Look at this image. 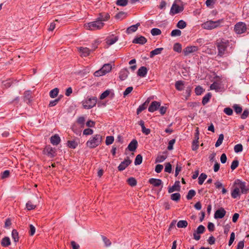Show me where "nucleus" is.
Returning a JSON list of instances; mask_svg holds the SVG:
<instances>
[{
    "instance_id": "nucleus-18",
    "label": "nucleus",
    "mask_w": 249,
    "mask_h": 249,
    "mask_svg": "<svg viewBox=\"0 0 249 249\" xmlns=\"http://www.w3.org/2000/svg\"><path fill=\"white\" fill-rule=\"evenodd\" d=\"M198 128L196 129V133L195 136V139L193 140L192 145V149L193 151L196 150L198 148Z\"/></svg>"
},
{
    "instance_id": "nucleus-8",
    "label": "nucleus",
    "mask_w": 249,
    "mask_h": 249,
    "mask_svg": "<svg viewBox=\"0 0 249 249\" xmlns=\"http://www.w3.org/2000/svg\"><path fill=\"white\" fill-rule=\"evenodd\" d=\"M246 24L242 22L236 23L234 26V31L238 34H241L246 31Z\"/></svg>"
},
{
    "instance_id": "nucleus-15",
    "label": "nucleus",
    "mask_w": 249,
    "mask_h": 249,
    "mask_svg": "<svg viewBox=\"0 0 249 249\" xmlns=\"http://www.w3.org/2000/svg\"><path fill=\"white\" fill-rule=\"evenodd\" d=\"M160 102L157 101H153L148 107V111L150 112H153L157 110L160 107Z\"/></svg>"
},
{
    "instance_id": "nucleus-49",
    "label": "nucleus",
    "mask_w": 249,
    "mask_h": 249,
    "mask_svg": "<svg viewBox=\"0 0 249 249\" xmlns=\"http://www.w3.org/2000/svg\"><path fill=\"white\" fill-rule=\"evenodd\" d=\"M26 208L28 210H32L36 208V205L34 204L31 201H28L26 203Z\"/></svg>"
},
{
    "instance_id": "nucleus-48",
    "label": "nucleus",
    "mask_w": 249,
    "mask_h": 249,
    "mask_svg": "<svg viewBox=\"0 0 249 249\" xmlns=\"http://www.w3.org/2000/svg\"><path fill=\"white\" fill-rule=\"evenodd\" d=\"M181 32L179 29H175L172 31L171 36H181Z\"/></svg>"
},
{
    "instance_id": "nucleus-47",
    "label": "nucleus",
    "mask_w": 249,
    "mask_h": 249,
    "mask_svg": "<svg viewBox=\"0 0 249 249\" xmlns=\"http://www.w3.org/2000/svg\"><path fill=\"white\" fill-rule=\"evenodd\" d=\"M151 34L153 36H158L161 34V31L160 29L155 28L151 30Z\"/></svg>"
},
{
    "instance_id": "nucleus-2",
    "label": "nucleus",
    "mask_w": 249,
    "mask_h": 249,
    "mask_svg": "<svg viewBox=\"0 0 249 249\" xmlns=\"http://www.w3.org/2000/svg\"><path fill=\"white\" fill-rule=\"evenodd\" d=\"M102 141V136L99 134H96L87 141L86 145L90 148H94L98 146L101 143Z\"/></svg>"
},
{
    "instance_id": "nucleus-20",
    "label": "nucleus",
    "mask_w": 249,
    "mask_h": 249,
    "mask_svg": "<svg viewBox=\"0 0 249 249\" xmlns=\"http://www.w3.org/2000/svg\"><path fill=\"white\" fill-rule=\"evenodd\" d=\"M118 40V37L112 35L111 36L108 37L106 39V43L109 45H112L116 43Z\"/></svg>"
},
{
    "instance_id": "nucleus-42",
    "label": "nucleus",
    "mask_w": 249,
    "mask_h": 249,
    "mask_svg": "<svg viewBox=\"0 0 249 249\" xmlns=\"http://www.w3.org/2000/svg\"><path fill=\"white\" fill-rule=\"evenodd\" d=\"M173 50L176 52L180 53L182 50L181 45L179 43H175L173 46Z\"/></svg>"
},
{
    "instance_id": "nucleus-61",
    "label": "nucleus",
    "mask_w": 249,
    "mask_h": 249,
    "mask_svg": "<svg viewBox=\"0 0 249 249\" xmlns=\"http://www.w3.org/2000/svg\"><path fill=\"white\" fill-rule=\"evenodd\" d=\"M164 171L166 172L170 173L172 171V166L170 163H167L165 165Z\"/></svg>"
},
{
    "instance_id": "nucleus-31",
    "label": "nucleus",
    "mask_w": 249,
    "mask_h": 249,
    "mask_svg": "<svg viewBox=\"0 0 249 249\" xmlns=\"http://www.w3.org/2000/svg\"><path fill=\"white\" fill-rule=\"evenodd\" d=\"M240 195V192L239 188L236 185L234 189L232 190L231 193V197L233 198H236Z\"/></svg>"
},
{
    "instance_id": "nucleus-5",
    "label": "nucleus",
    "mask_w": 249,
    "mask_h": 249,
    "mask_svg": "<svg viewBox=\"0 0 249 249\" xmlns=\"http://www.w3.org/2000/svg\"><path fill=\"white\" fill-rule=\"evenodd\" d=\"M96 103L97 98L95 97H88L82 102L83 107L86 109L92 108L96 105Z\"/></svg>"
},
{
    "instance_id": "nucleus-56",
    "label": "nucleus",
    "mask_w": 249,
    "mask_h": 249,
    "mask_svg": "<svg viewBox=\"0 0 249 249\" xmlns=\"http://www.w3.org/2000/svg\"><path fill=\"white\" fill-rule=\"evenodd\" d=\"M102 237L106 247H108L111 245V242L109 239H107L106 236L103 235L102 236Z\"/></svg>"
},
{
    "instance_id": "nucleus-24",
    "label": "nucleus",
    "mask_w": 249,
    "mask_h": 249,
    "mask_svg": "<svg viewBox=\"0 0 249 249\" xmlns=\"http://www.w3.org/2000/svg\"><path fill=\"white\" fill-rule=\"evenodd\" d=\"M185 82L182 80H178L175 82V86L178 91H182L184 89Z\"/></svg>"
},
{
    "instance_id": "nucleus-4",
    "label": "nucleus",
    "mask_w": 249,
    "mask_h": 249,
    "mask_svg": "<svg viewBox=\"0 0 249 249\" xmlns=\"http://www.w3.org/2000/svg\"><path fill=\"white\" fill-rule=\"evenodd\" d=\"M105 24L97 19L95 21L85 24L84 27L87 30L94 31L103 28Z\"/></svg>"
},
{
    "instance_id": "nucleus-62",
    "label": "nucleus",
    "mask_w": 249,
    "mask_h": 249,
    "mask_svg": "<svg viewBox=\"0 0 249 249\" xmlns=\"http://www.w3.org/2000/svg\"><path fill=\"white\" fill-rule=\"evenodd\" d=\"M205 229V228L203 225H200L197 228L196 233H203Z\"/></svg>"
},
{
    "instance_id": "nucleus-38",
    "label": "nucleus",
    "mask_w": 249,
    "mask_h": 249,
    "mask_svg": "<svg viewBox=\"0 0 249 249\" xmlns=\"http://www.w3.org/2000/svg\"><path fill=\"white\" fill-rule=\"evenodd\" d=\"M235 113L237 114H240L242 111V107L238 104H234L232 106Z\"/></svg>"
},
{
    "instance_id": "nucleus-19",
    "label": "nucleus",
    "mask_w": 249,
    "mask_h": 249,
    "mask_svg": "<svg viewBox=\"0 0 249 249\" xmlns=\"http://www.w3.org/2000/svg\"><path fill=\"white\" fill-rule=\"evenodd\" d=\"M129 74V71L126 68L123 69L121 70L119 72V78L121 80H125Z\"/></svg>"
},
{
    "instance_id": "nucleus-53",
    "label": "nucleus",
    "mask_w": 249,
    "mask_h": 249,
    "mask_svg": "<svg viewBox=\"0 0 249 249\" xmlns=\"http://www.w3.org/2000/svg\"><path fill=\"white\" fill-rule=\"evenodd\" d=\"M204 91L203 89L200 86H197L195 89V93L197 95H201Z\"/></svg>"
},
{
    "instance_id": "nucleus-12",
    "label": "nucleus",
    "mask_w": 249,
    "mask_h": 249,
    "mask_svg": "<svg viewBox=\"0 0 249 249\" xmlns=\"http://www.w3.org/2000/svg\"><path fill=\"white\" fill-rule=\"evenodd\" d=\"M45 153L49 157L53 158L55 156V149L50 145H47L44 149Z\"/></svg>"
},
{
    "instance_id": "nucleus-41",
    "label": "nucleus",
    "mask_w": 249,
    "mask_h": 249,
    "mask_svg": "<svg viewBox=\"0 0 249 249\" xmlns=\"http://www.w3.org/2000/svg\"><path fill=\"white\" fill-rule=\"evenodd\" d=\"M224 140V135L223 134H221L219 135V137L215 144V146L217 147L219 146L222 143Z\"/></svg>"
},
{
    "instance_id": "nucleus-58",
    "label": "nucleus",
    "mask_w": 249,
    "mask_h": 249,
    "mask_svg": "<svg viewBox=\"0 0 249 249\" xmlns=\"http://www.w3.org/2000/svg\"><path fill=\"white\" fill-rule=\"evenodd\" d=\"M176 142L175 139L171 140L168 142L167 149L169 150H172L173 149V145Z\"/></svg>"
},
{
    "instance_id": "nucleus-39",
    "label": "nucleus",
    "mask_w": 249,
    "mask_h": 249,
    "mask_svg": "<svg viewBox=\"0 0 249 249\" xmlns=\"http://www.w3.org/2000/svg\"><path fill=\"white\" fill-rule=\"evenodd\" d=\"M187 26V24L183 20H180L177 24V27L180 29L185 28Z\"/></svg>"
},
{
    "instance_id": "nucleus-9",
    "label": "nucleus",
    "mask_w": 249,
    "mask_h": 249,
    "mask_svg": "<svg viewBox=\"0 0 249 249\" xmlns=\"http://www.w3.org/2000/svg\"><path fill=\"white\" fill-rule=\"evenodd\" d=\"M198 50V47L196 46H190L184 48L183 52L185 56H188L190 54L196 52Z\"/></svg>"
},
{
    "instance_id": "nucleus-29",
    "label": "nucleus",
    "mask_w": 249,
    "mask_h": 249,
    "mask_svg": "<svg viewBox=\"0 0 249 249\" xmlns=\"http://www.w3.org/2000/svg\"><path fill=\"white\" fill-rule=\"evenodd\" d=\"M79 142L78 140L68 141L67 142V146L72 149H75L78 145Z\"/></svg>"
},
{
    "instance_id": "nucleus-14",
    "label": "nucleus",
    "mask_w": 249,
    "mask_h": 249,
    "mask_svg": "<svg viewBox=\"0 0 249 249\" xmlns=\"http://www.w3.org/2000/svg\"><path fill=\"white\" fill-rule=\"evenodd\" d=\"M147 42V39L143 36H137L133 40L132 42L135 44L143 45Z\"/></svg>"
},
{
    "instance_id": "nucleus-40",
    "label": "nucleus",
    "mask_w": 249,
    "mask_h": 249,
    "mask_svg": "<svg viewBox=\"0 0 249 249\" xmlns=\"http://www.w3.org/2000/svg\"><path fill=\"white\" fill-rule=\"evenodd\" d=\"M207 176L204 173H201L198 178V184L202 185L204 180L206 179Z\"/></svg>"
},
{
    "instance_id": "nucleus-11",
    "label": "nucleus",
    "mask_w": 249,
    "mask_h": 249,
    "mask_svg": "<svg viewBox=\"0 0 249 249\" xmlns=\"http://www.w3.org/2000/svg\"><path fill=\"white\" fill-rule=\"evenodd\" d=\"M131 160L128 157H127L123 161L119 164L118 167L119 171H122L124 170L127 166H128L131 163Z\"/></svg>"
},
{
    "instance_id": "nucleus-1",
    "label": "nucleus",
    "mask_w": 249,
    "mask_h": 249,
    "mask_svg": "<svg viewBox=\"0 0 249 249\" xmlns=\"http://www.w3.org/2000/svg\"><path fill=\"white\" fill-rule=\"evenodd\" d=\"M234 43L231 40H228L225 39H221L216 42L217 48V56L221 57H224L230 55L234 47Z\"/></svg>"
},
{
    "instance_id": "nucleus-57",
    "label": "nucleus",
    "mask_w": 249,
    "mask_h": 249,
    "mask_svg": "<svg viewBox=\"0 0 249 249\" xmlns=\"http://www.w3.org/2000/svg\"><path fill=\"white\" fill-rule=\"evenodd\" d=\"M110 93L109 90H106L104 92H103L100 95V98L101 100H103L107 97Z\"/></svg>"
},
{
    "instance_id": "nucleus-50",
    "label": "nucleus",
    "mask_w": 249,
    "mask_h": 249,
    "mask_svg": "<svg viewBox=\"0 0 249 249\" xmlns=\"http://www.w3.org/2000/svg\"><path fill=\"white\" fill-rule=\"evenodd\" d=\"M166 159V156L163 155L158 156L156 160V163H160L163 162Z\"/></svg>"
},
{
    "instance_id": "nucleus-7",
    "label": "nucleus",
    "mask_w": 249,
    "mask_h": 249,
    "mask_svg": "<svg viewBox=\"0 0 249 249\" xmlns=\"http://www.w3.org/2000/svg\"><path fill=\"white\" fill-rule=\"evenodd\" d=\"M235 184L237 186L239 190H241L242 194H247L249 191V186L247 185L246 183L245 182L237 179L235 181Z\"/></svg>"
},
{
    "instance_id": "nucleus-55",
    "label": "nucleus",
    "mask_w": 249,
    "mask_h": 249,
    "mask_svg": "<svg viewBox=\"0 0 249 249\" xmlns=\"http://www.w3.org/2000/svg\"><path fill=\"white\" fill-rule=\"evenodd\" d=\"M223 112L227 115L231 116L233 114V110L230 107H226L224 109Z\"/></svg>"
},
{
    "instance_id": "nucleus-22",
    "label": "nucleus",
    "mask_w": 249,
    "mask_h": 249,
    "mask_svg": "<svg viewBox=\"0 0 249 249\" xmlns=\"http://www.w3.org/2000/svg\"><path fill=\"white\" fill-rule=\"evenodd\" d=\"M109 17L110 16L108 13H100L96 19L100 21L104 22L107 21L109 18Z\"/></svg>"
},
{
    "instance_id": "nucleus-51",
    "label": "nucleus",
    "mask_w": 249,
    "mask_h": 249,
    "mask_svg": "<svg viewBox=\"0 0 249 249\" xmlns=\"http://www.w3.org/2000/svg\"><path fill=\"white\" fill-rule=\"evenodd\" d=\"M234 150L235 153L242 152L243 150V146L241 144H237L234 147Z\"/></svg>"
},
{
    "instance_id": "nucleus-17",
    "label": "nucleus",
    "mask_w": 249,
    "mask_h": 249,
    "mask_svg": "<svg viewBox=\"0 0 249 249\" xmlns=\"http://www.w3.org/2000/svg\"><path fill=\"white\" fill-rule=\"evenodd\" d=\"M78 51L80 54L83 57H86L88 56L90 53V50L86 47H80L78 48Z\"/></svg>"
},
{
    "instance_id": "nucleus-59",
    "label": "nucleus",
    "mask_w": 249,
    "mask_h": 249,
    "mask_svg": "<svg viewBox=\"0 0 249 249\" xmlns=\"http://www.w3.org/2000/svg\"><path fill=\"white\" fill-rule=\"evenodd\" d=\"M10 175V171L5 170L1 174V178L5 179L9 177Z\"/></svg>"
},
{
    "instance_id": "nucleus-26",
    "label": "nucleus",
    "mask_w": 249,
    "mask_h": 249,
    "mask_svg": "<svg viewBox=\"0 0 249 249\" xmlns=\"http://www.w3.org/2000/svg\"><path fill=\"white\" fill-rule=\"evenodd\" d=\"M147 73V69L145 67H140L137 71V75L140 77H145Z\"/></svg>"
},
{
    "instance_id": "nucleus-6",
    "label": "nucleus",
    "mask_w": 249,
    "mask_h": 249,
    "mask_svg": "<svg viewBox=\"0 0 249 249\" xmlns=\"http://www.w3.org/2000/svg\"><path fill=\"white\" fill-rule=\"evenodd\" d=\"M111 69L112 66L111 64L109 63L105 64L101 69L94 73V75L98 77L105 75L109 72L111 70Z\"/></svg>"
},
{
    "instance_id": "nucleus-30",
    "label": "nucleus",
    "mask_w": 249,
    "mask_h": 249,
    "mask_svg": "<svg viewBox=\"0 0 249 249\" xmlns=\"http://www.w3.org/2000/svg\"><path fill=\"white\" fill-rule=\"evenodd\" d=\"M149 102V101L147 99L144 103L139 107L137 110V114L140 113L142 111L144 110L146 108Z\"/></svg>"
},
{
    "instance_id": "nucleus-43",
    "label": "nucleus",
    "mask_w": 249,
    "mask_h": 249,
    "mask_svg": "<svg viewBox=\"0 0 249 249\" xmlns=\"http://www.w3.org/2000/svg\"><path fill=\"white\" fill-rule=\"evenodd\" d=\"M196 191L194 190H190L189 191L187 195L186 196V198L188 200H191L196 195Z\"/></svg>"
},
{
    "instance_id": "nucleus-54",
    "label": "nucleus",
    "mask_w": 249,
    "mask_h": 249,
    "mask_svg": "<svg viewBox=\"0 0 249 249\" xmlns=\"http://www.w3.org/2000/svg\"><path fill=\"white\" fill-rule=\"evenodd\" d=\"M114 142V137L113 136H107L106 140V143L107 145L112 144Z\"/></svg>"
},
{
    "instance_id": "nucleus-25",
    "label": "nucleus",
    "mask_w": 249,
    "mask_h": 249,
    "mask_svg": "<svg viewBox=\"0 0 249 249\" xmlns=\"http://www.w3.org/2000/svg\"><path fill=\"white\" fill-rule=\"evenodd\" d=\"M140 26V23H137L135 25H131L127 28V29L126 30V33L127 34H130L133 32H135L137 30L138 27Z\"/></svg>"
},
{
    "instance_id": "nucleus-46",
    "label": "nucleus",
    "mask_w": 249,
    "mask_h": 249,
    "mask_svg": "<svg viewBox=\"0 0 249 249\" xmlns=\"http://www.w3.org/2000/svg\"><path fill=\"white\" fill-rule=\"evenodd\" d=\"M127 181L129 185L132 187L136 186L137 184V181L136 179L132 177L128 178Z\"/></svg>"
},
{
    "instance_id": "nucleus-23",
    "label": "nucleus",
    "mask_w": 249,
    "mask_h": 249,
    "mask_svg": "<svg viewBox=\"0 0 249 249\" xmlns=\"http://www.w3.org/2000/svg\"><path fill=\"white\" fill-rule=\"evenodd\" d=\"M137 141L135 139H133L128 144L127 148L130 151H134L137 148Z\"/></svg>"
},
{
    "instance_id": "nucleus-32",
    "label": "nucleus",
    "mask_w": 249,
    "mask_h": 249,
    "mask_svg": "<svg viewBox=\"0 0 249 249\" xmlns=\"http://www.w3.org/2000/svg\"><path fill=\"white\" fill-rule=\"evenodd\" d=\"M163 48H156L155 50L152 51L150 53V57H153L154 56H155L156 55L160 54L162 51L163 50Z\"/></svg>"
},
{
    "instance_id": "nucleus-13",
    "label": "nucleus",
    "mask_w": 249,
    "mask_h": 249,
    "mask_svg": "<svg viewBox=\"0 0 249 249\" xmlns=\"http://www.w3.org/2000/svg\"><path fill=\"white\" fill-rule=\"evenodd\" d=\"M226 213V211L223 208H221L215 211L214 217L216 219H221L224 217Z\"/></svg>"
},
{
    "instance_id": "nucleus-64",
    "label": "nucleus",
    "mask_w": 249,
    "mask_h": 249,
    "mask_svg": "<svg viewBox=\"0 0 249 249\" xmlns=\"http://www.w3.org/2000/svg\"><path fill=\"white\" fill-rule=\"evenodd\" d=\"M133 88L132 87H129L127 88L125 91L124 92L123 95L125 97L129 93H130L133 90Z\"/></svg>"
},
{
    "instance_id": "nucleus-28",
    "label": "nucleus",
    "mask_w": 249,
    "mask_h": 249,
    "mask_svg": "<svg viewBox=\"0 0 249 249\" xmlns=\"http://www.w3.org/2000/svg\"><path fill=\"white\" fill-rule=\"evenodd\" d=\"M32 93L31 91H26L24 93V101L27 104L31 102Z\"/></svg>"
},
{
    "instance_id": "nucleus-63",
    "label": "nucleus",
    "mask_w": 249,
    "mask_h": 249,
    "mask_svg": "<svg viewBox=\"0 0 249 249\" xmlns=\"http://www.w3.org/2000/svg\"><path fill=\"white\" fill-rule=\"evenodd\" d=\"M59 100H60V98H58L54 100L50 101V103L49 104V106L50 107H53L55 106L58 103V102L59 101Z\"/></svg>"
},
{
    "instance_id": "nucleus-16",
    "label": "nucleus",
    "mask_w": 249,
    "mask_h": 249,
    "mask_svg": "<svg viewBox=\"0 0 249 249\" xmlns=\"http://www.w3.org/2000/svg\"><path fill=\"white\" fill-rule=\"evenodd\" d=\"M148 182L154 187H159L161 186V188L162 187V182L160 179L151 178L149 179Z\"/></svg>"
},
{
    "instance_id": "nucleus-3",
    "label": "nucleus",
    "mask_w": 249,
    "mask_h": 249,
    "mask_svg": "<svg viewBox=\"0 0 249 249\" xmlns=\"http://www.w3.org/2000/svg\"><path fill=\"white\" fill-rule=\"evenodd\" d=\"M222 22L223 19H219L216 21L210 20L202 23L201 27L204 29L212 30L220 27Z\"/></svg>"
},
{
    "instance_id": "nucleus-27",
    "label": "nucleus",
    "mask_w": 249,
    "mask_h": 249,
    "mask_svg": "<svg viewBox=\"0 0 249 249\" xmlns=\"http://www.w3.org/2000/svg\"><path fill=\"white\" fill-rule=\"evenodd\" d=\"M50 141L53 145H57L60 142V138L58 135L55 134L51 137Z\"/></svg>"
},
{
    "instance_id": "nucleus-34",
    "label": "nucleus",
    "mask_w": 249,
    "mask_h": 249,
    "mask_svg": "<svg viewBox=\"0 0 249 249\" xmlns=\"http://www.w3.org/2000/svg\"><path fill=\"white\" fill-rule=\"evenodd\" d=\"M212 97V94L210 92H209L207 93L202 99V104L203 105H205L207 104L210 101V99H211Z\"/></svg>"
},
{
    "instance_id": "nucleus-60",
    "label": "nucleus",
    "mask_w": 249,
    "mask_h": 249,
    "mask_svg": "<svg viewBox=\"0 0 249 249\" xmlns=\"http://www.w3.org/2000/svg\"><path fill=\"white\" fill-rule=\"evenodd\" d=\"M239 165V161L237 160H234L231 164V168L233 170L236 169Z\"/></svg>"
},
{
    "instance_id": "nucleus-45",
    "label": "nucleus",
    "mask_w": 249,
    "mask_h": 249,
    "mask_svg": "<svg viewBox=\"0 0 249 249\" xmlns=\"http://www.w3.org/2000/svg\"><path fill=\"white\" fill-rule=\"evenodd\" d=\"M180 198V195L178 193H174L171 195V199L175 201H178V200H179Z\"/></svg>"
},
{
    "instance_id": "nucleus-44",
    "label": "nucleus",
    "mask_w": 249,
    "mask_h": 249,
    "mask_svg": "<svg viewBox=\"0 0 249 249\" xmlns=\"http://www.w3.org/2000/svg\"><path fill=\"white\" fill-rule=\"evenodd\" d=\"M142 157L141 155H138L135 160L134 163L135 165H140L142 163Z\"/></svg>"
},
{
    "instance_id": "nucleus-10",
    "label": "nucleus",
    "mask_w": 249,
    "mask_h": 249,
    "mask_svg": "<svg viewBox=\"0 0 249 249\" xmlns=\"http://www.w3.org/2000/svg\"><path fill=\"white\" fill-rule=\"evenodd\" d=\"M183 10V7L182 6H179L175 2H174L170 9V14L175 15L181 12Z\"/></svg>"
},
{
    "instance_id": "nucleus-37",
    "label": "nucleus",
    "mask_w": 249,
    "mask_h": 249,
    "mask_svg": "<svg viewBox=\"0 0 249 249\" xmlns=\"http://www.w3.org/2000/svg\"><path fill=\"white\" fill-rule=\"evenodd\" d=\"M58 92H59L58 89L56 88H54L50 91V93H49L50 96L52 98H54L57 96Z\"/></svg>"
},
{
    "instance_id": "nucleus-36",
    "label": "nucleus",
    "mask_w": 249,
    "mask_h": 249,
    "mask_svg": "<svg viewBox=\"0 0 249 249\" xmlns=\"http://www.w3.org/2000/svg\"><path fill=\"white\" fill-rule=\"evenodd\" d=\"M210 89L211 90H215L216 92H218L220 90V87L218 83L214 82L211 85Z\"/></svg>"
},
{
    "instance_id": "nucleus-35",
    "label": "nucleus",
    "mask_w": 249,
    "mask_h": 249,
    "mask_svg": "<svg viewBox=\"0 0 249 249\" xmlns=\"http://www.w3.org/2000/svg\"><path fill=\"white\" fill-rule=\"evenodd\" d=\"M188 225V222L186 220H179L177 223V227L179 228H186Z\"/></svg>"
},
{
    "instance_id": "nucleus-33",
    "label": "nucleus",
    "mask_w": 249,
    "mask_h": 249,
    "mask_svg": "<svg viewBox=\"0 0 249 249\" xmlns=\"http://www.w3.org/2000/svg\"><path fill=\"white\" fill-rule=\"evenodd\" d=\"M1 244L2 247H6L11 244L10 238L8 237H4L1 242Z\"/></svg>"
},
{
    "instance_id": "nucleus-21",
    "label": "nucleus",
    "mask_w": 249,
    "mask_h": 249,
    "mask_svg": "<svg viewBox=\"0 0 249 249\" xmlns=\"http://www.w3.org/2000/svg\"><path fill=\"white\" fill-rule=\"evenodd\" d=\"M180 188V182L179 181H175L174 184L168 188V192L171 193L174 191H179Z\"/></svg>"
},
{
    "instance_id": "nucleus-52",
    "label": "nucleus",
    "mask_w": 249,
    "mask_h": 249,
    "mask_svg": "<svg viewBox=\"0 0 249 249\" xmlns=\"http://www.w3.org/2000/svg\"><path fill=\"white\" fill-rule=\"evenodd\" d=\"M127 0H117L116 1V4L117 5L125 6L127 4Z\"/></svg>"
}]
</instances>
